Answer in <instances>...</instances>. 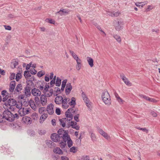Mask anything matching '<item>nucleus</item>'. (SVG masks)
<instances>
[{"mask_svg": "<svg viewBox=\"0 0 160 160\" xmlns=\"http://www.w3.org/2000/svg\"><path fill=\"white\" fill-rule=\"evenodd\" d=\"M2 115L4 119L10 122H13L15 118L18 119L19 118V116L17 113L13 114L8 110L4 111Z\"/></svg>", "mask_w": 160, "mask_h": 160, "instance_id": "obj_1", "label": "nucleus"}, {"mask_svg": "<svg viewBox=\"0 0 160 160\" xmlns=\"http://www.w3.org/2000/svg\"><path fill=\"white\" fill-rule=\"evenodd\" d=\"M51 138L53 141L55 142H60L62 139L61 136L56 133L52 134L51 136Z\"/></svg>", "mask_w": 160, "mask_h": 160, "instance_id": "obj_2", "label": "nucleus"}, {"mask_svg": "<svg viewBox=\"0 0 160 160\" xmlns=\"http://www.w3.org/2000/svg\"><path fill=\"white\" fill-rule=\"evenodd\" d=\"M18 113L21 116H23L27 114H28L29 111V108H21L19 109Z\"/></svg>", "mask_w": 160, "mask_h": 160, "instance_id": "obj_3", "label": "nucleus"}, {"mask_svg": "<svg viewBox=\"0 0 160 160\" xmlns=\"http://www.w3.org/2000/svg\"><path fill=\"white\" fill-rule=\"evenodd\" d=\"M69 101L70 99L69 98H64L61 103L62 108L65 109L69 107V103L68 102Z\"/></svg>", "mask_w": 160, "mask_h": 160, "instance_id": "obj_4", "label": "nucleus"}, {"mask_svg": "<svg viewBox=\"0 0 160 160\" xmlns=\"http://www.w3.org/2000/svg\"><path fill=\"white\" fill-rule=\"evenodd\" d=\"M67 132V131H65L62 128H61L58 130V132L59 135L62 136V138L63 139L64 137H66L68 135Z\"/></svg>", "mask_w": 160, "mask_h": 160, "instance_id": "obj_5", "label": "nucleus"}, {"mask_svg": "<svg viewBox=\"0 0 160 160\" xmlns=\"http://www.w3.org/2000/svg\"><path fill=\"white\" fill-rule=\"evenodd\" d=\"M46 96L45 95L42 94L40 97V103L43 106H45L47 105V100Z\"/></svg>", "mask_w": 160, "mask_h": 160, "instance_id": "obj_6", "label": "nucleus"}, {"mask_svg": "<svg viewBox=\"0 0 160 160\" xmlns=\"http://www.w3.org/2000/svg\"><path fill=\"white\" fill-rule=\"evenodd\" d=\"M16 104V100L13 98H10L8 100L7 102L5 103V105L7 107L8 106L11 107V106H14Z\"/></svg>", "mask_w": 160, "mask_h": 160, "instance_id": "obj_7", "label": "nucleus"}, {"mask_svg": "<svg viewBox=\"0 0 160 160\" xmlns=\"http://www.w3.org/2000/svg\"><path fill=\"white\" fill-rule=\"evenodd\" d=\"M120 77L124 82L127 85L131 86V83L123 73L120 74Z\"/></svg>", "mask_w": 160, "mask_h": 160, "instance_id": "obj_8", "label": "nucleus"}, {"mask_svg": "<svg viewBox=\"0 0 160 160\" xmlns=\"http://www.w3.org/2000/svg\"><path fill=\"white\" fill-rule=\"evenodd\" d=\"M63 139L65 141V142H67L69 148L71 147L72 145L73 142L72 140L71 139L70 136L68 135L66 137H64Z\"/></svg>", "mask_w": 160, "mask_h": 160, "instance_id": "obj_9", "label": "nucleus"}, {"mask_svg": "<svg viewBox=\"0 0 160 160\" xmlns=\"http://www.w3.org/2000/svg\"><path fill=\"white\" fill-rule=\"evenodd\" d=\"M54 105L52 104H50L48 105L47 108V111L48 113L50 115L52 114L54 112L53 110Z\"/></svg>", "mask_w": 160, "mask_h": 160, "instance_id": "obj_10", "label": "nucleus"}, {"mask_svg": "<svg viewBox=\"0 0 160 160\" xmlns=\"http://www.w3.org/2000/svg\"><path fill=\"white\" fill-rule=\"evenodd\" d=\"M31 93L33 95L35 96H40L41 95V91L38 89L34 88L32 89Z\"/></svg>", "mask_w": 160, "mask_h": 160, "instance_id": "obj_11", "label": "nucleus"}, {"mask_svg": "<svg viewBox=\"0 0 160 160\" xmlns=\"http://www.w3.org/2000/svg\"><path fill=\"white\" fill-rule=\"evenodd\" d=\"M72 88V87L71 83L69 82H68L66 84L65 90V93L67 95H68L70 93Z\"/></svg>", "mask_w": 160, "mask_h": 160, "instance_id": "obj_12", "label": "nucleus"}, {"mask_svg": "<svg viewBox=\"0 0 160 160\" xmlns=\"http://www.w3.org/2000/svg\"><path fill=\"white\" fill-rule=\"evenodd\" d=\"M22 89V85L21 84H18L14 90V94L19 93Z\"/></svg>", "mask_w": 160, "mask_h": 160, "instance_id": "obj_13", "label": "nucleus"}, {"mask_svg": "<svg viewBox=\"0 0 160 160\" xmlns=\"http://www.w3.org/2000/svg\"><path fill=\"white\" fill-rule=\"evenodd\" d=\"M139 96L141 98H143L146 100L152 102H155L156 101L154 99L150 98L149 97L142 94H139Z\"/></svg>", "mask_w": 160, "mask_h": 160, "instance_id": "obj_14", "label": "nucleus"}, {"mask_svg": "<svg viewBox=\"0 0 160 160\" xmlns=\"http://www.w3.org/2000/svg\"><path fill=\"white\" fill-rule=\"evenodd\" d=\"M63 99V98L62 96H57L55 99V102L57 104H61L62 103Z\"/></svg>", "mask_w": 160, "mask_h": 160, "instance_id": "obj_15", "label": "nucleus"}, {"mask_svg": "<svg viewBox=\"0 0 160 160\" xmlns=\"http://www.w3.org/2000/svg\"><path fill=\"white\" fill-rule=\"evenodd\" d=\"M31 118L29 117H23L22 118V121L27 124H31L32 122Z\"/></svg>", "mask_w": 160, "mask_h": 160, "instance_id": "obj_16", "label": "nucleus"}, {"mask_svg": "<svg viewBox=\"0 0 160 160\" xmlns=\"http://www.w3.org/2000/svg\"><path fill=\"white\" fill-rule=\"evenodd\" d=\"M16 86L15 82L14 81H11L10 84L9 91L11 93L12 92L14 91L15 89V86Z\"/></svg>", "mask_w": 160, "mask_h": 160, "instance_id": "obj_17", "label": "nucleus"}, {"mask_svg": "<svg viewBox=\"0 0 160 160\" xmlns=\"http://www.w3.org/2000/svg\"><path fill=\"white\" fill-rule=\"evenodd\" d=\"M123 22L118 21L115 24V27L116 30L119 31L122 28Z\"/></svg>", "mask_w": 160, "mask_h": 160, "instance_id": "obj_18", "label": "nucleus"}, {"mask_svg": "<svg viewBox=\"0 0 160 160\" xmlns=\"http://www.w3.org/2000/svg\"><path fill=\"white\" fill-rule=\"evenodd\" d=\"M107 14L112 17H117L118 16L120 13L119 12L117 11H108L107 12Z\"/></svg>", "mask_w": 160, "mask_h": 160, "instance_id": "obj_19", "label": "nucleus"}, {"mask_svg": "<svg viewBox=\"0 0 160 160\" xmlns=\"http://www.w3.org/2000/svg\"><path fill=\"white\" fill-rule=\"evenodd\" d=\"M70 125L73 128L77 130H79L80 128V126L77 125V123L74 121H71Z\"/></svg>", "mask_w": 160, "mask_h": 160, "instance_id": "obj_20", "label": "nucleus"}, {"mask_svg": "<svg viewBox=\"0 0 160 160\" xmlns=\"http://www.w3.org/2000/svg\"><path fill=\"white\" fill-rule=\"evenodd\" d=\"M31 80H29L27 81V84L26 86L30 87L31 88L32 87L34 86V84L33 82V81L34 80V77L33 76V77H31Z\"/></svg>", "mask_w": 160, "mask_h": 160, "instance_id": "obj_21", "label": "nucleus"}, {"mask_svg": "<svg viewBox=\"0 0 160 160\" xmlns=\"http://www.w3.org/2000/svg\"><path fill=\"white\" fill-rule=\"evenodd\" d=\"M46 144L50 148H53L55 146V143L50 140H48L46 141Z\"/></svg>", "mask_w": 160, "mask_h": 160, "instance_id": "obj_22", "label": "nucleus"}, {"mask_svg": "<svg viewBox=\"0 0 160 160\" xmlns=\"http://www.w3.org/2000/svg\"><path fill=\"white\" fill-rule=\"evenodd\" d=\"M102 100L104 103L107 106H109L111 105L112 101L110 97L108 98H103Z\"/></svg>", "mask_w": 160, "mask_h": 160, "instance_id": "obj_23", "label": "nucleus"}, {"mask_svg": "<svg viewBox=\"0 0 160 160\" xmlns=\"http://www.w3.org/2000/svg\"><path fill=\"white\" fill-rule=\"evenodd\" d=\"M31 88V87L28 86H26L25 88L24 93L28 97L31 95V92L30 90Z\"/></svg>", "mask_w": 160, "mask_h": 160, "instance_id": "obj_24", "label": "nucleus"}, {"mask_svg": "<svg viewBox=\"0 0 160 160\" xmlns=\"http://www.w3.org/2000/svg\"><path fill=\"white\" fill-rule=\"evenodd\" d=\"M28 103L31 108L33 110H35L37 108L34 101L32 100L31 99L29 101Z\"/></svg>", "mask_w": 160, "mask_h": 160, "instance_id": "obj_25", "label": "nucleus"}, {"mask_svg": "<svg viewBox=\"0 0 160 160\" xmlns=\"http://www.w3.org/2000/svg\"><path fill=\"white\" fill-rule=\"evenodd\" d=\"M48 117V115L47 113H44L40 117L39 122L40 123H42Z\"/></svg>", "mask_w": 160, "mask_h": 160, "instance_id": "obj_26", "label": "nucleus"}, {"mask_svg": "<svg viewBox=\"0 0 160 160\" xmlns=\"http://www.w3.org/2000/svg\"><path fill=\"white\" fill-rule=\"evenodd\" d=\"M59 120L60 122V125L63 127H64L66 126V123L67 121H68L67 119H66V118H63L62 119H60Z\"/></svg>", "mask_w": 160, "mask_h": 160, "instance_id": "obj_27", "label": "nucleus"}, {"mask_svg": "<svg viewBox=\"0 0 160 160\" xmlns=\"http://www.w3.org/2000/svg\"><path fill=\"white\" fill-rule=\"evenodd\" d=\"M65 115L66 116V119H67L68 121H70L72 119V116L70 112L66 111L65 113Z\"/></svg>", "mask_w": 160, "mask_h": 160, "instance_id": "obj_28", "label": "nucleus"}, {"mask_svg": "<svg viewBox=\"0 0 160 160\" xmlns=\"http://www.w3.org/2000/svg\"><path fill=\"white\" fill-rule=\"evenodd\" d=\"M110 96L107 90H104L103 91L102 95V99L103 98H110Z\"/></svg>", "mask_w": 160, "mask_h": 160, "instance_id": "obj_29", "label": "nucleus"}, {"mask_svg": "<svg viewBox=\"0 0 160 160\" xmlns=\"http://www.w3.org/2000/svg\"><path fill=\"white\" fill-rule=\"evenodd\" d=\"M53 152L56 153L59 155H61L63 154L62 151L59 147H56L53 149Z\"/></svg>", "mask_w": 160, "mask_h": 160, "instance_id": "obj_30", "label": "nucleus"}, {"mask_svg": "<svg viewBox=\"0 0 160 160\" xmlns=\"http://www.w3.org/2000/svg\"><path fill=\"white\" fill-rule=\"evenodd\" d=\"M87 60L90 66L91 67H92L94 65L93 59L91 57H88L87 58Z\"/></svg>", "mask_w": 160, "mask_h": 160, "instance_id": "obj_31", "label": "nucleus"}, {"mask_svg": "<svg viewBox=\"0 0 160 160\" xmlns=\"http://www.w3.org/2000/svg\"><path fill=\"white\" fill-rule=\"evenodd\" d=\"M68 103L69 106H73V107H74L75 106L76 104L75 98L74 97H72L71 98V101Z\"/></svg>", "mask_w": 160, "mask_h": 160, "instance_id": "obj_32", "label": "nucleus"}, {"mask_svg": "<svg viewBox=\"0 0 160 160\" xmlns=\"http://www.w3.org/2000/svg\"><path fill=\"white\" fill-rule=\"evenodd\" d=\"M31 118L34 120L36 121L38 120V114L36 113H33L31 116Z\"/></svg>", "mask_w": 160, "mask_h": 160, "instance_id": "obj_33", "label": "nucleus"}, {"mask_svg": "<svg viewBox=\"0 0 160 160\" xmlns=\"http://www.w3.org/2000/svg\"><path fill=\"white\" fill-rule=\"evenodd\" d=\"M60 141H61L60 143V147L62 148H65L67 145L66 142H65V141L63 139H62Z\"/></svg>", "mask_w": 160, "mask_h": 160, "instance_id": "obj_34", "label": "nucleus"}, {"mask_svg": "<svg viewBox=\"0 0 160 160\" xmlns=\"http://www.w3.org/2000/svg\"><path fill=\"white\" fill-rule=\"evenodd\" d=\"M24 75L26 79L28 77H30L31 76L30 72L28 70L25 71H24Z\"/></svg>", "mask_w": 160, "mask_h": 160, "instance_id": "obj_35", "label": "nucleus"}, {"mask_svg": "<svg viewBox=\"0 0 160 160\" xmlns=\"http://www.w3.org/2000/svg\"><path fill=\"white\" fill-rule=\"evenodd\" d=\"M113 38L119 42H121V37L119 36L116 34H113Z\"/></svg>", "mask_w": 160, "mask_h": 160, "instance_id": "obj_36", "label": "nucleus"}, {"mask_svg": "<svg viewBox=\"0 0 160 160\" xmlns=\"http://www.w3.org/2000/svg\"><path fill=\"white\" fill-rule=\"evenodd\" d=\"M90 133L91 134L90 137H91V138L93 142L96 141V136H95V134L91 132H90Z\"/></svg>", "mask_w": 160, "mask_h": 160, "instance_id": "obj_37", "label": "nucleus"}, {"mask_svg": "<svg viewBox=\"0 0 160 160\" xmlns=\"http://www.w3.org/2000/svg\"><path fill=\"white\" fill-rule=\"evenodd\" d=\"M61 80L58 77H57L56 79V81L55 83L57 86L59 87L60 86L61 84Z\"/></svg>", "mask_w": 160, "mask_h": 160, "instance_id": "obj_38", "label": "nucleus"}, {"mask_svg": "<svg viewBox=\"0 0 160 160\" xmlns=\"http://www.w3.org/2000/svg\"><path fill=\"white\" fill-rule=\"evenodd\" d=\"M69 52L72 57L75 60L77 58H78V57L77 55L73 51L70 50Z\"/></svg>", "mask_w": 160, "mask_h": 160, "instance_id": "obj_39", "label": "nucleus"}, {"mask_svg": "<svg viewBox=\"0 0 160 160\" xmlns=\"http://www.w3.org/2000/svg\"><path fill=\"white\" fill-rule=\"evenodd\" d=\"M49 83H48V85L47 84L44 89L43 91V92L44 93H46V92H47L48 91V88H49Z\"/></svg>", "mask_w": 160, "mask_h": 160, "instance_id": "obj_40", "label": "nucleus"}, {"mask_svg": "<svg viewBox=\"0 0 160 160\" xmlns=\"http://www.w3.org/2000/svg\"><path fill=\"white\" fill-rule=\"evenodd\" d=\"M45 74L44 72L42 71H41L38 72L37 74V76L39 78H40L44 75Z\"/></svg>", "mask_w": 160, "mask_h": 160, "instance_id": "obj_41", "label": "nucleus"}, {"mask_svg": "<svg viewBox=\"0 0 160 160\" xmlns=\"http://www.w3.org/2000/svg\"><path fill=\"white\" fill-rule=\"evenodd\" d=\"M34 100L37 105H39L40 103V99L37 96L35 98Z\"/></svg>", "mask_w": 160, "mask_h": 160, "instance_id": "obj_42", "label": "nucleus"}, {"mask_svg": "<svg viewBox=\"0 0 160 160\" xmlns=\"http://www.w3.org/2000/svg\"><path fill=\"white\" fill-rule=\"evenodd\" d=\"M22 77V75L21 73H18L17 74L16 76L15 79L17 81H18Z\"/></svg>", "mask_w": 160, "mask_h": 160, "instance_id": "obj_43", "label": "nucleus"}, {"mask_svg": "<svg viewBox=\"0 0 160 160\" xmlns=\"http://www.w3.org/2000/svg\"><path fill=\"white\" fill-rule=\"evenodd\" d=\"M1 94L3 97L8 96V93L7 91L5 90H3L1 92Z\"/></svg>", "mask_w": 160, "mask_h": 160, "instance_id": "obj_44", "label": "nucleus"}, {"mask_svg": "<svg viewBox=\"0 0 160 160\" xmlns=\"http://www.w3.org/2000/svg\"><path fill=\"white\" fill-rule=\"evenodd\" d=\"M79 114H77L75 115L73 117L74 120L76 121V122H78L79 121Z\"/></svg>", "mask_w": 160, "mask_h": 160, "instance_id": "obj_45", "label": "nucleus"}, {"mask_svg": "<svg viewBox=\"0 0 160 160\" xmlns=\"http://www.w3.org/2000/svg\"><path fill=\"white\" fill-rule=\"evenodd\" d=\"M53 90L52 89H50L49 91V92H48V93L46 94V95L47 97H50L52 96L53 92Z\"/></svg>", "mask_w": 160, "mask_h": 160, "instance_id": "obj_46", "label": "nucleus"}, {"mask_svg": "<svg viewBox=\"0 0 160 160\" xmlns=\"http://www.w3.org/2000/svg\"><path fill=\"white\" fill-rule=\"evenodd\" d=\"M55 90L56 91V96H57L58 94H59L62 92L61 90V89H60V88L58 87H56L55 88Z\"/></svg>", "mask_w": 160, "mask_h": 160, "instance_id": "obj_47", "label": "nucleus"}, {"mask_svg": "<svg viewBox=\"0 0 160 160\" xmlns=\"http://www.w3.org/2000/svg\"><path fill=\"white\" fill-rule=\"evenodd\" d=\"M46 110V108L44 107H41L38 110V112L39 113L41 114L45 111Z\"/></svg>", "mask_w": 160, "mask_h": 160, "instance_id": "obj_48", "label": "nucleus"}, {"mask_svg": "<svg viewBox=\"0 0 160 160\" xmlns=\"http://www.w3.org/2000/svg\"><path fill=\"white\" fill-rule=\"evenodd\" d=\"M82 160H90L89 156H83L81 158Z\"/></svg>", "mask_w": 160, "mask_h": 160, "instance_id": "obj_49", "label": "nucleus"}, {"mask_svg": "<svg viewBox=\"0 0 160 160\" xmlns=\"http://www.w3.org/2000/svg\"><path fill=\"white\" fill-rule=\"evenodd\" d=\"M136 128L139 130H142L144 132H146L147 133H148V130L146 128H140L139 127H137Z\"/></svg>", "mask_w": 160, "mask_h": 160, "instance_id": "obj_50", "label": "nucleus"}, {"mask_svg": "<svg viewBox=\"0 0 160 160\" xmlns=\"http://www.w3.org/2000/svg\"><path fill=\"white\" fill-rule=\"evenodd\" d=\"M102 136L104 137L106 139L109 140L110 139V137L109 136L108 134L105 132L104 133L103 135Z\"/></svg>", "mask_w": 160, "mask_h": 160, "instance_id": "obj_51", "label": "nucleus"}, {"mask_svg": "<svg viewBox=\"0 0 160 160\" xmlns=\"http://www.w3.org/2000/svg\"><path fill=\"white\" fill-rule=\"evenodd\" d=\"M16 107L18 109L21 108V107L22 106V103L20 102H16V104L15 105Z\"/></svg>", "mask_w": 160, "mask_h": 160, "instance_id": "obj_52", "label": "nucleus"}, {"mask_svg": "<svg viewBox=\"0 0 160 160\" xmlns=\"http://www.w3.org/2000/svg\"><path fill=\"white\" fill-rule=\"evenodd\" d=\"M30 73L33 75H35L37 72V71L34 69L32 68L30 69Z\"/></svg>", "mask_w": 160, "mask_h": 160, "instance_id": "obj_53", "label": "nucleus"}, {"mask_svg": "<svg viewBox=\"0 0 160 160\" xmlns=\"http://www.w3.org/2000/svg\"><path fill=\"white\" fill-rule=\"evenodd\" d=\"M62 12L63 13V14H68V13L70 12V10H66L64 9H62Z\"/></svg>", "mask_w": 160, "mask_h": 160, "instance_id": "obj_54", "label": "nucleus"}, {"mask_svg": "<svg viewBox=\"0 0 160 160\" xmlns=\"http://www.w3.org/2000/svg\"><path fill=\"white\" fill-rule=\"evenodd\" d=\"M70 151L71 152L75 153L76 152V148L75 147H72L70 149Z\"/></svg>", "mask_w": 160, "mask_h": 160, "instance_id": "obj_55", "label": "nucleus"}, {"mask_svg": "<svg viewBox=\"0 0 160 160\" xmlns=\"http://www.w3.org/2000/svg\"><path fill=\"white\" fill-rule=\"evenodd\" d=\"M55 112L58 115H59L61 114V110L59 108H57L56 109Z\"/></svg>", "mask_w": 160, "mask_h": 160, "instance_id": "obj_56", "label": "nucleus"}, {"mask_svg": "<svg viewBox=\"0 0 160 160\" xmlns=\"http://www.w3.org/2000/svg\"><path fill=\"white\" fill-rule=\"evenodd\" d=\"M73 108L74 107H73V106H72V108H70L69 109H68L67 111L68 112H71V113L72 112L73 113L74 112H75V111L73 110Z\"/></svg>", "mask_w": 160, "mask_h": 160, "instance_id": "obj_57", "label": "nucleus"}, {"mask_svg": "<svg viewBox=\"0 0 160 160\" xmlns=\"http://www.w3.org/2000/svg\"><path fill=\"white\" fill-rule=\"evenodd\" d=\"M15 74L14 73H12L9 77V78L11 80L14 79L15 78Z\"/></svg>", "mask_w": 160, "mask_h": 160, "instance_id": "obj_58", "label": "nucleus"}, {"mask_svg": "<svg viewBox=\"0 0 160 160\" xmlns=\"http://www.w3.org/2000/svg\"><path fill=\"white\" fill-rule=\"evenodd\" d=\"M4 119V118L3 116L2 115V114L0 113V122H3V120Z\"/></svg>", "mask_w": 160, "mask_h": 160, "instance_id": "obj_59", "label": "nucleus"}, {"mask_svg": "<svg viewBox=\"0 0 160 160\" xmlns=\"http://www.w3.org/2000/svg\"><path fill=\"white\" fill-rule=\"evenodd\" d=\"M82 138H81V134L79 137L78 138L76 139V141L77 142V143H79V144L81 143V139Z\"/></svg>", "mask_w": 160, "mask_h": 160, "instance_id": "obj_60", "label": "nucleus"}, {"mask_svg": "<svg viewBox=\"0 0 160 160\" xmlns=\"http://www.w3.org/2000/svg\"><path fill=\"white\" fill-rule=\"evenodd\" d=\"M56 14H58L61 16H63V15H65L64 14H63V13L62 12V11L61 9L58 12H57Z\"/></svg>", "mask_w": 160, "mask_h": 160, "instance_id": "obj_61", "label": "nucleus"}, {"mask_svg": "<svg viewBox=\"0 0 160 160\" xmlns=\"http://www.w3.org/2000/svg\"><path fill=\"white\" fill-rule=\"evenodd\" d=\"M32 64L31 62H30L29 64H28L27 65L26 68V69L27 70V71H28L30 69V68L31 67V65H32Z\"/></svg>", "mask_w": 160, "mask_h": 160, "instance_id": "obj_62", "label": "nucleus"}, {"mask_svg": "<svg viewBox=\"0 0 160 160\" xmlns=\"http://www.w3.org/2000/svg\"><path fill=\"white\" fill-rule=\"evenodd\" d=\"M81 68V64H77L76 65V68L77 70H79Z\"/></svg>", "mask_w": 160, "mask_h": 160, "instance_id": "obj_63", "label": "nucleus"}, {"mask_svg": "<svg viewBox=\"0 0 160 160\" xmlns=\"http://www.w3.org/2000/svg\"><path fill=\"white\" fill-rule=\"evenodd\" d=\"M61 158L62 160H69L68 158L66 156H62Z\"/></svg>", "mask_w": 160, "mask_h": 160, "instance_id": "obj_64", "label": "nucleus"}]
</instances>
